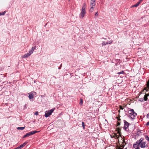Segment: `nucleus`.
I'll return each instance as SVG.
<instances>
[{
  "label": "nucleus",
  "mask_w": 149,
  "mask_h": 149,
  "mask_svg": "<svg viewBox=\"0 0 149 149\" xmlns=\"http://www.w3.org/2000/svg\"><path fill=\"white\" fill-rule=\"evenodd\" d=\"M34 114L36 115H38V112H36L35 113H34Z\"/></svg>",
  "instance_id": "33"
},
{
  "label": "nucleus",
  "mask_w": 149,
  "mask_h": 149,
  "mask_svg": "<svg viewBox=\"0 0 149 149\" xmlns=\"http://www.w3.org/2000/svg\"><path fill=\"white\" fill-rule=\"evenodd\" d=\"M82 126L83 127V128L84 129L85 128V125L84 122H82Z\"/></svg>",
  "instance_id": "19"
},
{
  "label": "nucleus",
  "mask_w": 149,
  "mask_h": 149,
  "mask_svg": "<svg viewBox=\"0 0 149 149\" xmlns=\"http://www.w3.org/2000/svg\"><path fill=\"white\" fill-rule=\"evenodd\" d=\"M33 52V51L31 49L29 51V53L31 54H32Z\"/></svg>",
  "instance_id": "21"
},
{
  "label": "nucleus",
  "mask_w": 149,
  "mask_h": 149,
  "mask_svg": "<svg viewBox=\"0 0 149 149\" xmlns=\"http://www.w3.org/2000/svg\"><path fill=\"white\" fill-rule=\"evenodd\" d=\"M120 107V109H123L124 108L122 106H119Z\"/></svg>",
  "instance_id": "30"
},
{
  "label": "nucleus",
  "mask_w": 149,
  "mask_h": 149,
  "mask_svg": "<svg viewBox=\"0 0 149 149\" xmlns=\"http://www.w3.org/2000/svg\"><path fill=\"white\" fill-rule=\"evenodd\" d=\"M38 131H32L31 132H29L28 133H26L27 134V136H31L32 135L38 132Z\"/></svg>",
  "instance_id": "7"
},
{
  "label": "nucleus",
  "mask_w": 149,
  "mask_h": 149,
  "mask_svg": "<svg viewBox=\"0 0 149 149\" xmlns=\"http://www.w3.org/2000/svg\"><path fill=\"white\" fill-rule=\"evenodd\" d=\"M149 116V113H148V114H147V117H148Z\"/></svg>",
  "instance_id": "42"
},
{
  "label": "nucleus",
  "mask_w": 149,
  "mask_h": 149,
  "mask_svg": "<svg viewBox=\"0 0 149 149\" xmlns=\"http://www.w3.org/2000/svg\"><path fill=\"white\" fill-rule=\"evenodd\" d=\"M116 149H117V148H116Z\"/></svg>",
  "instance_id": "47"
},
{
  "label": "nucleus",
  "mask_w": 149,
  "mask_h": 149,
  "mask_svg": "<svg viewBox=\"0 0 149 149\" xmlns=\"http://www.w3.org/2000/svg\"><path fill=\"white\" fill-rule=\"evenodd\" d=\"M124 129L126 131H127V129H128V127L129 126V125L130 124L128 123L127 121L125 120H124Z\"/></svg>",
  "instance_id": "5"
},
{
  "label": "nucleus",
  "mask_w": 149,
  "mask_h": 149,
  "mask_svg": "<svg viewBox=\"0 0 149 149\" xmlns=\"http://www.w3.org/2000/svg\"><path fill=\"white\" fill-rule=\"evenodd\" d=\"M144 100L143 98H139V101H143V100Z\"/></svg>",
  "instance_id": "24"
},
{
  "label": "nucleus",
  "mask_w": 149,
  "mask_h": 149,
  "mask_svg": "<svg viewBox=\"0 0 149 149\" xmlns=\"http://www.w3.org/2000/svg\"><path fill=\"white\" fill-rule=\"evenodd\" d=\"M120 122H119L118 121L117 122V126H118L119 125H120Z\"/></svg>",
  "instance_id": "29"
},
{
  "label": "nucleus",
  "mask_w": 149,
  "mask_h": 149,
  "mask_svg": "<svg viewBox=\"0 0 149 149\" xmlns=\"http://www.w3.org/2000/svg\"><path fill=\"white\" fill-rule=\"evenodd\" d=\"M102 46H104L106 45V43L105 42H103L102 43Z\"/></svg>",
  "instance_id": "31"
},
{
  "label": "nucleus",
  "mask_w": 149,
  "mask_h": 149,
  "mask_svg": "<svg viewBox=\"0 0 149 149\" xmlns=\"http://www.w3.org/2000/svg\"><path fill=\"white\" fill-rule=\"evenodd\" d=\"M117 119H118V121H120L121 119L119 118V117H117Z\"/></svg>",
  "instance_id": "37"
},
{
  "label": "nucleus",
  "mask_w": 149,
  "mask_h": 149,
  "mask_svg": "<svg viewBox=\"0 0 149 149\" xmlns=\"http://www.w3.org/2000/svg\"><path fill=\"white\" fill-rule=\"evenodd\" d=\"M15 149H21V148H20V147H19V146L17 148H15Z\"/></svg>",
  "instance_id": "38"
},
{
  "label": "nucleus",
  "mask_w": 149,
  "mask_h": 149,
  "mask_svg": "<svg viewBox=\"0 0 149 149\" xmlns=\"http://www.w3.org/2000/svg\"><path fill=\"white\" fill-rule=\"evenodd\" d=\"M127 149L126 148H125V149Z\"/></svg>",
  "instance_id": "45"
},
{
  "label": "nucleus",
  "mask_w": 149,
  "mask_h": 149,
  "mask_svg": "<svg viewBox=\"0 0 149 149\" xmlns=\"http://www.w3.org/2000/svg\"><path fill=\"white\" fill-rule=\"evenodd\" d=\"M86 4L84 3L83 7L81 8V12L79 15V17L80 18H83L86 14Z\"/></svg>",
  "instance_id": "2"
},
{
  "label": "nucleus",
  "mask_w": 149,
  "mask_h": 149,
  "mask_svg": "<svg viewBox=\"0 0 149 149\" xmlns=\"http://www.w3.org/2000/svg\"><path fill=\"white\" fill-rule=\"evenodd\" d=\"M60 68H60V67H59V68H58V69H60Z\"/></svg>",
  "instance_id": "43"
},
{
  "label": "nucleus",
  "mask_w": 149,
  "mask_h": 149,
  "mask_svg": "<svg viewBox=\"0 0 149 149\" xmlns=\"http://www.w3.org/2000/svg\"><path fill=\"white\" fill-rule=\"evenodd\" d=\"M62 65V64H61V66Z\"/></svg>",
  "instance_id": "44"
},
{
  "label": "nucleus",
  "mask_w": 149,
  "mask_h": 149,
  "mask_svg": "<svg viewBox=\"0 0 149 149\" xmlns=\"http://www.w3.org/2000/svg\"><path fill=\"white\" fill-rule=\"evenodd\" d=\"M118 149H122V148H121V147H119Z\"/></svg>",
  "instance_id": "41"
},
{
  "label": "nucleus",
  "mask_w": 149,
  "mask_h": 149,
  "mask_svg": "<svg viewBox=\"0 0 149 149\" xmlns=\"http://www.w3.org/2000/svg\"><path fill=\"white\" fill-rule=\"evenodd\" d=\"M29 95V97L30 99H33L34 96L36 95V93L35 92H32L30 93H28Z\"/></svg>",
  "instance_id": "6"
},
{
  "label": "nucleus",
  "mask_w": 149,
  "mask_h": 149,
  "mask_svg": "<svg viewBox=\"0 0 149 149\" xmlns=\"http://www.w3.org/2000/svg\"><path fill=\"white\" fill-rule=\"evenodd\" d=\"M113 42V41L112 40H111V41H109V42H107L106 43V44H111V43L112 42Z\"/></svg>",
  "instance_id": "25"
},
{
  "label": "nucleus",
  "mask_w": 149,
  "mask_h": 149,
  "mask_svg": "<svg viewBox=\"0 0 149 149\" xmlns=\"http://www.w3.org/2000/svg\"><path fill=\"white\" fill-rule=\"evenodd\" d=\"M129 111L130 112L129 113L130 117L131 119H134V117L137 115V114L134 111L133 109H130Z\"/></svg>",
  "instance_id": "3"
},
{
  "label": "nucleus",
  "mask_w": 149,
  "mask_h": 149,
  "mask_svg": "<svg viewBox=\"0 0 149 149\" xmlns=\"http://www.w3.org/2000/svg\"><path fill=\"white\" fill-rule=\"evenodd\" d=\"M36 47H33L32 48H31V49L33 51H34V50L35 49Z\"/></svg>",
  "instance_id": "26"
},
{
  "label": "nucleus",
  "mask_w": 149,
  "mask_h": 149,
  "mask_svg": "<svg viewBox=\"0 0 149 149\" xmlns=\"http://www.w3.org/2000/svg\"><path fill=\"white\" fill-rule=\"evenodd\" d=\"M25 128V127H17V129L18 130H23V129H24Z\"/></svg>",
  "instance_id": "17"
},
{
  "label": "nucleus",
  "mask_w": 149,
  "mask_h": 149,
  "mask_svg": "<svg viewBox=\"0 0 149 149\" xmlns=\"http://www.w3.org/2000/svg\"><path fill=\"white\" fill-rule=\"evenodd\" d=\"M111 137L112 138H114L115 139H118L119 137V136H118L117 134L114 133L111 136Z\"/></svg>",
  "instance_id": "9"
},
{
  "label": "nucleus",
  "mask_w": 149,
  "mask_h": 149,
  "mask_svg": "<svg viewBox=\"0 0 149 149\" xmlns=\"http://www.w3.org/2000/svg\"><path fill=\"white\" fill-rule=\"evenodd\" d=\"M31 54L29 53H28L26 54H25L24 55L22 56V57L23 58H25L28 57L30 56Z\"/></svg>",
  "instance_id": "12"
},
{
  "label": "nucleus",
  "mask_w": 149,
  "mask_h": 149,
  "mask_svg": "<svg viewBox=\"0 0 149 149\" xmlns=\"http://www.w3.org/2000/svg\"><path fill=\"white\" fill-rule=\"evenodd\" d=\"M116 130L117 131V133L119 134V136H121V128L119 127H118L116 128Z\"/></svg>",
  "instance_id": "11"
},
{
  "label": "nucleus",
  "mask_w": 149,
  "mask_h": 149,
  "mask_svg": "<svg viewBox=\"0 0 149 149\" xmlns=\"http://www.w3.org/2000/svg\"><path fill=\"white\" fill-rule=\"evenodd\" d=\"M149 142V141H148Z\"/></svg>",
  "instance_id": "48"
},
{
  "label": "nucleus",
  "mask_w": 149,
  "mask_h": 149,
  "mask_svg": "<svg viewBox=\"0 0 149 149\" xmlns=\"http://www.w3.org/2000/svg\"><path fill=\"white\" fill-rule=\"evenodd\" d=\"M145 138L148 141H149V137L148 136H146Z\"/></svg>",
  "instance_id": "20"
},
{
  "label": "nucleus",
  "mask_w": 149,
  "mask_h": 149,
  "mask_svg": "<svg viewBox=\"0 0 149 149\" xmlns=\"http://www.w3.org/2000/svg\"><path fill=\"white\" fill-rule=\"evenodd\" d=\"M146 125H149V122H148L147 123V124H146Z\"/></svg>",
  "instance_id": "40"
},
{
  "label": "nucleus",
  "mask_w": 149,
  "mask_h": 149,
  "mask_svg": "<svg viewBox=\"0 0 149 149\" xmlns=\"http://www.w3.org/2000/svg\"><path fill=\"white\" fill-rule=\"evenodd\" d=\"M96 3V0H91L90 2V6H95Z\"/></svg>",
  "instance_id": "8"
},
{
  "label": "nucleus",
  "mask_w": 149,
  "mask_h": 149,
  "mask_svg": "<svg viewBox=\"0 0 149 149\" xmlns=\"http://www.w3.org/2000/svg\"><path fill=\"white\" fill-rule=\"evenodd\" d=\"M135 149H140L139 146H137V148Z\"/></svg>",
  "instance_id": "39"
},
{
  "label": "nucleus",
  "mask_w": 149,
  "mask_h": 149,
  "mask_svg": "<svg viewBox=\"0 0 149 149\" xmlns=\"http://www.w3.org/2000/svg\"><path fill=\"white\" fill-rule=\"evenodd\" d=\"M25 146L23 145L22 144L20 146H19V147L21 149L22 148H23Z\"/></svg>",
  "instance_id": "23"
},
{
  "label": "nucleus",
  "mask_w": 149,
  "mask_h": 149,
  "mask_svg": "<svg viewBox=\"0 0 149 149\" xmlns=\"http://www.w3.org/2000/svg\"><path fill=\"white\" fill-rule=\"evenodd\" d=\"M124 73V72L123 71H122L121 72L118 73V74H123Z\"/></svg>",
  "instance_id": "22"
},
{
  "label": "nucleus",
  "mask_w": 149,
  "mask_h": 149,
  "mask_svg": "<svg viewBox=\"0 0 149 149\" xmlns=\"http://www.w3.org/2000/svg\"><path fill=\"white\" fill-rule=\"evenodd\" d=\"M95 6H90V8L89 9V12H93L94 8Z\"/></svg>",
  "instance_id": "15"
},
{
  "label": "nucleus",
  "mask_w": 149,
  "mask_h": 149,
  "mask_svg": "<svg viewBox=\"0 0 149 149\" xmlns=\"http://www.w3.org/2000/svg\"><path fill=\"white\" fill-rule=\"evenodd\" d=\"M98 16V12H97L95 14V17H97Z\"/></svg>",
  "instance_id": "27"
},
{
  "label": "nucleus",
  "mask_w": 149,
  "mask_h": 149,
  "mask_svg": "<svg viewBox=\"0 0 149 149\" xmlns=\"http://www.w3.org/2000/svg\"><path fill=\"white\" fill-rule=\"evenodd\" d=\"M27 143V142H25L23 144H23L24 145V146H25Z\"/></svg>",
  "instance_id": "32"
},
{
  "label": "nucleus",
  "mask_w": 149,
  "mask_h": 149,
  "mask_svg": "<svg viewBox=\"0 0 149 149\" xmlns=\"http://www.w3.org/2000/svg\"><path fill=\"white\" fill-rule=\"evenodd\" d=\"M123 145L122 146H121V147H122L123 148L124 146H125L126 144L125 140H123Z\"/></svg>",
  "instance_id": "16"
},
{
  "label": "nucleus",
  "mask_w": 149,
  "mask_h": 149,
  "mask_svg": "<svg viewBox=\"0 0 149 149\" xmlns=\"http://www.w3.org/2000/svg\"><path fill=\"white\" fill-rule=\"evenodd\" d=\"M146 85V87L144 88V90H146V91H148L149 89V80L147 82Z\"/></svg>",
  "instance_id": "10"
},
{
  "label": "nucleus",
  "mask_w": 149,
  "mask_h": 149,
  "mask_svg": "<svg viewBox=\"0 0 149 149\" xmlns=\"http://www.w3.org/2000/svg\"><path fill=\"white\" fill-rule=\"evenodd\" d=\"M27 136H28L27 135V134H26L25 135H24L23 136V138H25L26 137H27Z\"/></svg>",
  "instance_id": "35"
},
{
  "label": "nucleus",
  "mask_w": 149,
  "mask_h": 149,
  "mask_svg": "<svg viewBox=\"0 0 149 149\" xmlns=\"http://www.w3.org/2000/svg\"><path fill=\"white\" fill-rule=\"evenodd\" d=\"M54 110L55 108H53L52 109H51L49 110L46 111L45 115L44 116H45L46 117H49L51 115L52 113V112H54Z\"/></svg>",
  "instance_id": "4"
},
{
  "label": "nucleus",
  "mask_w": 149,
  "mask_h": 149,
  "mask_svg": "<svg viewBox=\"0 0 149 149\" xmlns=\"http://www.w3.org/2000/svg\"><path fill=\"white\" fill-rule=\"evenodd\" d=\"M14 149H15V148H14Z\"/></svg>",
  "instance_id": "46"
},
{
  "label": "nucleus",
  "mask_w": 149,
  "mask_h": 149,
  "mask_svg": "<svg viewBox=\"0 0 149 149\" xmlns=\"http://www.w3.org/2000/svg\"><path fill=\"white\" fill-rule=\"evenodd\" d=\"M83 103V100L82 99H81L80 104H82Z\"/></svg>",
  "instance_id": "28"
},
{
  "label": "nucleus",
  "mask_w": 149,
  "mask_h": 149,
  "mask_svg": "<svg viewBox=\"0 0 149 149\" xmlns=\"http://www.w3.org/2000/svg\"><path fill=\"white\" fill-rule=\"evenodd\" d=\"M138 144L136 143V144H134L133 145V147L134 148H135L136 147V145H137Z\"/></svg>",
  "instance_id": "36"
},
{
  "label": "nucleus",
  "mask_w": 149,
  "mask_h": 149,
  "mask_svg": "<svg viewBox=\"0 0 149 149\" xmlns=\"http://www.w3.org/2000/svg\"><path fill=\"white\" fill-rule=\"evenodd\" d=\"M143 139L142 138H141L136 142L137 144H138L137 146H140V147L141 148H146V146H148L147 145H146V141L143 142Z\"/></svg>",
  "instance_id": "1"
},
{
  "label": "nucleus",
  "mask_w": 149,
  "mask_h": 149,
  "mask_svg": "<svg viewBox=\"0 0 149 149\" xmlns=\"http://www.w3.org/2000/svg\"><path fill=\"white\" fill-rule=\"evenodd\" d=\"M5 11L2 12V13H0V16L3 15L5 14Z\"/></svg>",
  "instance_id": "18"
},
{
  "label": "nucleus",
  "mask_w": 149,
  "mask_h": 149,
  "mask_svg": "<svg viewBox=\"0 0 149 149\" xmlns=\"http://www.w3.org/2000/svg\"><path fill=\"white\" fill-rule=\"evenodd\" d=\"M149 96V95L148 94H145V95H144V97H143V99L145 101H147V99H148V96Z\"/></svg>",
  "instance_id": "13"
},
{
  "label": "nucleus",
  "mask_w": 149,
  "mask_h": 149,
  "mask_svg": "<svg viewBox=\"0 0 149 149\" xmlns=\"http://www.w3.org/2000/svg\"><path fill=\"white\" fill-rule=\"evenodd\" d=\"M143 0H139L138 2L140 4L141 3Z\"/></svg>",
  "instance_id": "34"
},
{
  "label": "nucleus",
  "mask_w": 149,
  "mask_h": 149,
  "mask_svg": "<svg viewBox=\"0 0 149 149\" xmlns=\"http://www.w3.org/2000/svg\"><path fill=\"white\" fill-rule=\"evenodd\" d=\"M139 4H140V3L138 2V3H137L136 4H134V5L132 6H131V8H133V7H137L139 6Z\"/></svg>",
  "instance_id": "14"
}]
</instances>
